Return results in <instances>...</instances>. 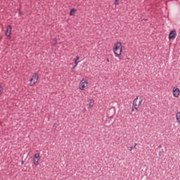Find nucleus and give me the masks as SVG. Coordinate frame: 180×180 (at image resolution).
<instances>
[{"instance_id":"nucleus-1","label":"nucleus","mask_w":180,"mask_h":180,"mask_svg":"<svg viewBox=\"0 0 180 180\" xmlns=\"http://www.w3.org/2000/svg\"><path fill=\"white\" fill-rule=\"evenodd\" d=\"M122 43L117 42L116 44H115L113 47V51H114V53L115 54V57H119V56L122 54Z\"/></svg>"},{"instance_id":"nucleus-2","label":"nucleus","mask_w":180,"mask_h":180,"mask_svg":"<svg viewBox=\"0 0 180 180\" xmlns=\"http://www.w3.org/2000/svg\"><path fill=\"white\" fill-rule=\"evenodd\" d=\"M37 81H39V75L34 72L30 80V82L31 84L30 86H33V85H35L36 84H37Z\"/></svg>"},{"instance_id":"nucleus-3","label":"nucleus","mask_w":180,"mask_h":180,"mask_svg":"<svg viewBox=\"0 0 180 180\" xmlns=\"http://www.w3.org/2000/svg\"><path fill=\"white\" fill-rule=\"evenodd\" d=\"M86 86H88V82H86V80L84 79H82V81L79 83V89H81V91H85Z\"/></svg>"},{"instance_id":"nucleus-4","label":"nucleus","mask_w":180,"mask_h":180,"mask_svg":"<svg viewBox=\"0 0 180 180\" xmlns=\"http://www.w3.org/2000/svg\"><path fill=\"white\" fill-rule=\"evenodd\" d=\"M175 37H176V30H173L172 31H170L169 34V40H174V39H175Z\"/></svg>"},{"instance_id":"nucleus-5","label":"nucleus","mask_w":180,"mask_h":180,"mask_svg":"<svg viewBox=\"0 0 180 180\" xmlns=\"http://www.w3.org/2000/svg\"><path fill=\"white\" fill-rule=\"evenodd\" d=\"M11 34H12V26L8 25L6 27V31L5 33V36H6V37H11Z\"/></svg>"},{"instance_id":"nucleus-6","label":"nucleus","mask_w":180,"mask_h":180,"mask_svg":"<svg viewBox=\"0 0 180 180\" xmlns=\"http://www.w3.org/2000/svg\"><path fill=\"white\" fill-rule=\"evenodd\" d=\"M172 91H173V96H174V98H178L180 94L179 89L174 87Z\"/></svg>"},{"instance_id":"nucleus-7","label":"nucleus","mask_w":180,"mask_h":180,"mask_svg":"<svg viewBox=\"0 0 180 180\" xmlns=\"http://www.w3.org/2000/svg\"><path fill=\"white\" fill-rule=\"evenodd\" d=\"M133 106L136 110H139V96L134 100Z\"/></svg>"},{"instance_id":"nucleus-8","label":"nucleus","mask_w":180,"mask_h":180,"mask_svg":"<svg viewBox=\"0 0 180 180\" xmlns=\"http://www.w3.org/2000/svg\"><path fill=\"white\" fill-rule=\"evenodd\" d=\"M75 12H77V9L72 8L70 11V16H74V15H75Z\"/></svg>"},{"instance_id":"nucleus-9","label":"nucleus","mask_w":180,"mask_h":180,"mask_svg":"<svg viewBox=\"0 0 180 180\" xmlns=\"http://www.w3.org/2000/svg\"><path fill=\"white\" fill-rule=\"evenodd\" d=\"M40 160V153H37L34 154V160Z\"/></svg>"},{"instance_id":"nucleus-10","label":"nucleus","mask_w":180,"mask_h":180,"mask_svg":"<svg viewBox=\"0 0 180 180\" xmlns=\"http://www.w3.org/2000/svg\"><path fill=\"white\" fill-rule=\"evenodd\" d=\"M39 161H40L39 159H33V162L36 166L39 165Z\"/></svg>"},{"instance_id":"nucleus-11","label":"nucleus","mask_w":180,"mask_h":180,"mask_svg":"<svg viewBox=\"0 0 180 180\" xmlns=\"http://www.w3.org/2000/svg\"><path fill=\"white\" fill-rule=\"evenodd\" d=\"M159 155L160 157H162V155H164V150L162 149V151L159 152Z\"/></svg>"},{"instance_id":"nucleus-12","label":"nucleus","mask_w":180,"mask_h":180,"mask_svg":"<svg viewBox=\"0 0 180 180\" xmlns=\"http://www.w3.org/2000/svg\"><path fill=\"white\" fill-rule=\"evenodd\" d=\"M114 5H115V6H117V5H119V0H115Z\"/></svg>"},{"instance_id":"nucleus-13","label":"nucleus","mask_w":180,"mask_h":180,"mask_svg":"<svg viewBox=\"0 0 180 180\" xmlns=\"http://www.w3.org/2000/svg\"><path fill=\"white\" fill-rule=\"evenodd\" d=\"M87 106H89L88 108H92L94 106V104H92L91 102H90L89 103L87 104Z\"/></svg>"},{"instance_id":"nucleus-14","label":"nucleus","mask_w":180,"mask_h":180,"mask_svg":"<svg viewBox=\"0 0 180 180\" xmlns=\"http://www.w3.org/2000/svg\"><path fill=\"white\" fill-rule=\"evenodd\" d=\"M73 60H74V63H75V67H77V65H78V63H79L78 60H75V59H74Z\"/></svg>"},{"instance_id":"nucleus-15","label":"nucleus","mask_w":180,"mask_h":180,"mask_svg":"<svg viewBox=\"0 0 180 180\" xmlns=\"http://www.w3.org/2000/svg\"><path fill=\"white\" fill-rule=\"evenodd\" d=\"M4 91V87H2L1 85H0V95L2 94V91Z\"/></svg>"},{"instance_id":"nucleus-16","label":"nucleus","mask_w":180,"mask_h":180,"mask_svg":"<svg viewBox=\"0 0 180 180\" xmlns=\"http://www.w3.org/2000/svg\"><path fill=\"white\" fill-rule=\"evenodd\" d=\"M142 102H143V99H141L139 101H138L139 107L140 106V105H141Z\"/></svg>"},{"instance_id":"nucleus-17","label":"nucleus","mask_w":180,"mask_h":180,"mask_svg":"<svg viewBox=\"0 0 180 180\" xmlns=\"http://www.w3.org/2000/svg\"><path fill=\"white\" fill-rule=\"evenodd\" d=\"M75 60H76V61H78V60H79V56H76V58H75Z\"/></svg>"},{"instance_id":"nucleus-18","label":"nucleus","mask_w":180,"mask_h":180,"mask_svg":"<svg viewBox=\"0 0 180 180\" xmlns=\"http://www.w3.org/2000/svg\"><path fill=\"white\" fill-rule=\"evenodd\" d=\"M77 68V66H75V65L73 66V68H72V72H74V70H75V68Z\"/></svg>"},{"instance_id":"nucleus-19","label":"nucleus","mask_w":180,"mask_h":180,"mask_svg":"<svg viewBox=\"0 0 180 180\" xmlns=\"http://www.w3.org/2000/svg\"><path fill=\"white\" fill-rule=\"evenodd\" d=\"M129 151H131V150H133V146H130L129 148H128Z\"/></svg>"},{"instance_id":"nucleus-20","label":"nucleus","mask_w":180,"mask_h":180,"mask_svg":"<svg viewBox=\"0 0 180 180\" xmlns=\"http://www.w3.org/2000/svg\"><path fill=\"white\" fill-rule=\"evenodd\" d=\"M136 146H137V143H135L134 145V146H133V148H136Z\"/></svg>"},{"instance_id":"nucleus-21","label":"nucleus","mask_w":180,"mask_h":180,"mask_svg":"<svg viewBox=\"0 0 180 180\" xmlns=\"http://www.w3.org/2000/svg\"><path fill=\"white\" fill-rule=\"evenodd\" d=\"M131 112H134V108L132 107Z\"/></svg>"},{"instance_id":"nucleus-22","label":"nucleus","mask_w":180,"mask_h":180,"mask_svg":"<svg viewBox=\"0 0 180 180\" xmlns=\"http://www.w3.org/2000/svg\"><path fill=\"white\" fill-rule=\"evenodd\" d=\"M158 148H162V146L160 145V146H158Z\"/></svg>"},{"instance_id":"nucleus-23","label":"nucleus","mask_w":180,"mask_h":180,"mask_svg":"<svg viewBox=\"0 0 180 180\" xmlns=\"http://www.w3.org/2000/svg\"><path fill=\"white\" fill-rule=\"evenodd\" d=\"M19 15H22V12L20 11V12H19Z\"/></svg>"},{"instance_id":"nucleus-24","label":"nucleus","mask_w":180,"mask_h":180,"mask_svg":"<svg viewBox=\"0 0 180 180\" xmlns=\"http://www.w3.org/2000/svg\"><path fill=\"white\" fill-rule=\"evenodd\" d=\"M143 20H147V18H143Z\"/></svg>"},{"instance_id":"nucleus-25","label":"nucleus","mask_w":180,"mask_h":180,"mask_svg":"<svg viewBox=\"0 0 180 180\" xmlns=\"http://www.w3.org/2000/svg\"><path fill=\"white\" fill-rule=\"evenodd\" d=\"M119 59H120V60H122V58H121L120 57H119Z\"/></svg>"},{"instance_id":"nucleus-26","label":"nucleus","mask_w":180,"mask_h":180,"mask_svg":"<svg viewBox=\"0 0 180 180\" xmlns=\"http://www.w3.org/2000/svg\"><path fill=\"white\" fill-rule=\"evenodd\" d=\"M22 164H23V161H22Z\"/></svg>"}]
</instances>
